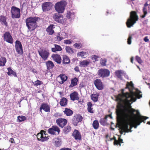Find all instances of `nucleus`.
Wrapping results in <instances>:
<instances>
[{"mask_svg": "<svg viewBox=\"0 0 150 150\" xmlns=\"http://www.w3.org/2000/svg\"><path fill=\"white\" fill-rule=\"evenodd\" d=\"M131 82L128 83L127 88H129L130 93L119 94L116 97L118 102L116 110L117 120L121 124L122 129L125 132H131V91L130 89Z\"/></svg>", "mask_w": 150, "mask_h": 150, "instance_id": "1", "label": "nucleus"}, {"mask_svg": "<svg viewBox=\"0 0 150 150\" xmlns=\"http://www.w3.org/2000/svg\"><path fill=\"white\" fill-rule=\"evenodd\" d=\"M148 117L141 115L138 110L132 108V128H137L142 122L145 123V120Z\"/></svg>", "mask_w": 150, "mask_h": 150, "instance_id": "2", "label": "nucleus"}, {"mask_svg": "<svg viewBox=\"0 0 150 150\" xmlns=\"http://www.w3.org/2000/svg\"><path fill=\"white\" fill-rule=\"evenodd\" d=\"M38 20V18L35 17H30L26 20V25L29 30H33L36 28Z\"/></svg>", "mask_w": 150, "mask_h": 150, "instance_id": "3", "label": "nucleus"}, {"mask_svg": "<svg viewBox=\"0 0 150 150\" xmlns=\"http://www.w3.org/2000/svg\"><path fill=\"white\" fill-rule=\"evenodd\" d=\"M141 91L137 88H135L134 84L132 82V103L135 102L137 99H140L142 97Z\"/></svg>", "mask_w": 150, "mask_h": 150, "instance_id": "4", "label": "nucleus"}, {"mask_svg": "<svg viewBox=\"0 0 150 150\" xmlns=\"http://www.w3.org/2000/svg\"><path fill=\"white\" fill-rule=\"evenodd\" d=\"M67 4V3L65 1L63 0L58 2L54 5L55 9L58 13H63Z\"/></svg>", "mask_w": 150, "mask_h": 150, "instance_id": "5", "label": "nucleus"}, {"mask_svg": "<svg viewBox=\"0 0 150 150\" xmlns=\"http://www.w3.org/2000/svg\"><path fill=\"white\" fill-rule=\"evenodd\" d=\"M11 17L13 18H19L20 17V10L19 8L13 6L11 8Z\"/></svg>", "mask_w": 150, "mask_h": 150, "instance_id": "6", "label": "nucleus"}, {"mask_svg": "<svg viewBox=\"0 0 150 150\" xmlns=\"http://www.w3.org/2000/svg\"><path fill=\"white\" fill-rule=\"evenodd\" d=\"M38 139L41 142H45L47 141L49 139V137L45 134V132L42 130L40 132L37 134Z\"/></svg>", "mask_w": 150, "mask_h": 150, "instance_id": "7", "label": "nucleus"}, {"mask_svg": "<svg viewBox=\"0 0 150 150\" xmlns=\"http://www.w3.org/2000/svg\"><path fill=\"white\" fill-rule=\"evenodd\" d=\"M97 74L99 76L104 78L109 76L110 71L107 69H101L98 70Z\"/></svg>", "mask_w": 150, "mask_h": 150, "instance_id": "8", "label": "nucleus"}, {"mask_svg": "<svg viewBox=\"0 0 150 150\" xmlns=\"http://www.w3.org/2000/svg\"><path fill=\"white\" fill-rule=\"evenodd\" d=\"M53 18L55 21L58 23L64 24H66L67 22V20L64 19L63 16L61 15L58 16L55 14L53 15Z\"/></svg>", "mask_w": 150, "mask_h": 150, "instance_id": "9", "label": "nucleus"}, {"mask_svg": "<svg viewBox=\"0 0 150 150\" xmlns=\"http://www.w3.org/2000/svg\"><path fill=\"white\" fill-rule=\"evenodd\" d=\"M60 130L59 128L57 126H53L48 130V133L52 135H57L59 134Z\"/></svg>", "mask_w": 150, "mask_h": 150, "instance_id": "10", "label": "nucleus"}, {"mask_svg": "<svg viewBox=\"0 0 150 150\" xmlns=\"http://www.w3.org/2000/svg\"><path fill=\"white\" fill-rule=\"evenodd\" d=\"M38 52L40 56L43 60H46L47 59L49 54L48 50L42 49L38 50Z\"/></svg>", "mask_w": 150, "mask_h": 150, "instance_id": "11", "label": "nucleus"}, {"mask_svg": "<svg viewBox=\"0 0 150 150\" xmlns=\"http://www.w3.org/2000/svg\"><path fill=\"white\" fill-rule=\"evenodd\" d=\"M15 47L16 51L18 54L21 55L23 53V47L20 42L18 40L16 41Z\"/></svg>", "mask_w": 150, "mask_h": 150, "instance_id": "12", "label": "nucleus"}, {"mask_svg": "<svg viewBox=\"0 0 150 150\" xmlns=\"http://www.w3.org/2000/svg\"><path fill=\"white\" fill-rule=\"evenodd\" d=\"M4 40L10 44L13 43V39L9 32H6L4 35Z\"/></svg>", "mask_w": 150, "mask_h": 150, "instance_id": "13", "label": "nucleus"}, {"mask_svg": "<svg viewBox=\"0 0 150 150\" xmlns=\"http://www.w3.org/2000/svg\"><path fill=\"white\" fill-rule=\"evenodd\" d=\"M67 122L66 119L61 118L57 119L56 120L57 124L62 128L63 127L67 124Z\"/></svg>", "mask_w": 150, "mask_h": 150, "instance_id": "14", "label": "nucleus"}, {"mask_svg": "<svg viewBox=\"0 0 150 150\" xmlns=\"http://www.w3.org/2000/svg\"><path fill=\"white\" fill-rule=\"evenodd\" d=\"M68 35L65 32H60L58 33L56 37L57 40L59 41H60L63 39L68 38Z\"/></svg>", "mask_w": 150, "mask_h": 150, "instance_id": "15", "label": "nucleus"}, {"mask_svg": "<svg viewBox=\"0 0 150 150\" xmlns=\"http://www.w3.org/2000/svg\"><path fill=\"white\" fill-rule=\"evenodd\" d=\"M139 19L138 16L136 12L135 11H132V27L136 23Z\"/></svg>", "mask_w": 150, "mask_h": 150, "instance_id": "16", "label": "nucleus"}, {"mask_svg": "<svg viewBox=\"0 0 150 150\" xmlns=\"http://www.w3.org/2000/svg\"><path fill=\"white\" fill-rule=\"evenodd\" d=\"M52 4L50 2H47L44 3L42 5V7L43 11H47L50 10L52 6Z\"/></svg>", "mask_w": 150, "mask_h": 150, "instance_id": "17", "label": "nucleus"}, {"mask_svg": "<svg viewBox=\"0 0 150 150\" xmlns=\"http://www.w3.org/2000/svg\"><path fill=\"white\" fill-rule=\"evenodd\" d=\"M67 79V77L65 75L61 74L57 78V80L60 84L63 83Z\"/></svg>", "mask_w": 150, "mask_h": 150, "instance_id": "18", "label": "nucleus"}, {"mask_svg": "<svg viewBox=\"0 0 150 150\" xmlns=\"http://www.w3.org/2000/svg\"><path fill=\"white\" fill-rule=\"evenodd\" d=\"M94 84L96 88L99 90H101L103 88V86L100 79H97L94 82Z\"/></svg>", "mask_w": 150, "mask_h": 150, "instance_id": "19", "label": "nucleus"}, {"mask_svg": "<svg viewBox=\"0 0 150 150\" xmlns=\"http://www.w3.org/2000/svg\"><path fill=\"white\" fill-rule=\"evenodd\" d=\"M51 57L57 63L60 64L62 62V58L59 55L57 54H53Z\"/></svg>", "mask_w": 150, "mask_h": 150, "instance_id": "20", "label": "nucleus"}, {"mask_svg": "<svg viewBox=\"0 0 150 150\" xmlns=\"http://www.w3.org/2000/svg\"><path fill=\"white\" fill-rule=\"evenodd\" d=\"M54 28V25L53 24L50 25L47 28L46 31L49 35H52L54 33L53 29Z\"/></svg>", "mask_w": 150, "mask_h": 150, "instance_id": "21", "label": "nucleus"}, {"mask_svg": "<svg viewBox=\"0 0 150 150\" xmlns=\"http://www.w3.org/2000/svg\"><path fill=\"white\" fill-rule=\"evenodd\" d=\"M148 6L149 4H147V2L144 5V7L143 8V15L141 16V17L142 18H144L147 14V7H148V8H149Z\"/></svg>", "mask_w": 150, "mask_h": 150, "instance_id": "22", "label": "nucleus"}, {"mask_svg": "<svg viewBox=\"0 0 150 150\" xmlns=\"http://www.w3.org/2000/svg\"><path fill=\"white\" fill-rule=\"evenodd\" d=\"M90 62L89 60H83L80 62L79 65L81 67H85L89 65Z\"/></svg>", "mask_w": 150, "mask_h": 150, "instance_id": "23", "label": "nucleus"}, {"mask_svg": "<svg viewBox=\"0 0 150 150\" xmlns=\"http://www.w3.org/2000/svg\"><path fill=\"white\" fill-rule=\"evenodd\" d=\"M82 117L80 115H77L74 117L73 121L75 122L74 125H76L77 123L82 121Z\"/></svg>", "mask_w": 150, "mask_h": 150, "instance_id": "24", "label": "nucleus"}, {"mask_svg": "<svg viewBox=\"0 0 150 150\" xmlns=\"http://www.w3.org/2000/svg\"><path fill=\"white\" fill-rule=\"evenodd\" d=\"M43 110L45 111L46 112H50V107L48 105L44 104H42L40 108V111L41 112V110Z\"/></svg>", "mask_w": 150, "mask_h": 150, "instance_id": "25", "label": "nucleus"}, {"mask_svg": "<svg viewBox=\"0 0 150 150\" xmlns=\"http://www.w3.org/2000/svg\"><path fill=\"white\" fill-rule=\"evenodd\" d=\"M73 135L76 139H81V135L77 130H75L73 133Z\"/></svg>", "mask_w": 150, "mask_h": 150, "instance_id": "26", "label": "nucleus"}, {"mask_svg": "<svg viewBox=\"0 0 150 150\" xmlns=\"http://www.w3.org/2000/svg\"><path fill=\"white\" fill-rule=\"evenodd\" d=\"M62 63L63 64H66L70 63V60L67 55H64L62 57Z\"/></svg>", "mask_w": 150, "mask_h": 150, "instance_id": "27", "label": "nucleus"}, {"mask_svg": "<svg viewBox=\"0 0 150 150\" xmlns=\"http://www.w3.org/2000/svg\"><path fill=\"white\" fill-rule=\"evenodd\" d=\"M71 99L72 100H78L79 99L78 94L76 92H74L70 95Z\"/></svg>", "mask_w": 150, "mask_h": 150, "instance_id": "28", "label": "nucleus"}, {"mask_svg": "<svg viewBox=\"0 0 150 150\" xmlns=\"http://www.w3.org/2000/svg\"><path fill=\"white\" fill-rule=\"evenodd\" d=\"M52 51L53 52L56 51H60L62 50L61 47L59 45H54V47L52 48Z\"/></svg>", "mask_w": 150, "mask_h": 150, "instance_id": "29", "label": "nucleus"}, {"mask_svg": "<svg viewBox=\"0 0 150 150\" xmlns=\"http://www.w3.org/2000/svg\"><path fill=\"white\" fill-rule=\"evenodd\" d=\"M0 22L2 24H4L6 26H7V23L6 21V17L2 16H0Z\"/></svg>", "mask_w": 150, "mask_h": 150, "instance_id": "30", "label": "nucleus"}, {"mask_svg": "<svg viewBox=\"0 0 150 150\" xmlns=\"http://www.w3.org/2000/svg\"><path fill=\"white\" fill-rule=\"evenodd\" d=\"M7 70L8 71L7 72V74L9 76H14L15 77H17V75L16 73L14 72L12 69L10 68H7Z\"/></svg>", "mask_w": 150, "mask_h": 150, "instance_id": "31", "label": "nucleus"}, {"mask_svg": "<svg viewBox=\"0 0 150 150\" xmlns=\"http://www.w3.org/2000/svg\"><path fill=\"white\" fill-rule=\"evenodd\" d=\"M46 65L48 69L52 68L54 66L53 63L51 61H49L46 62Z\"/></svg>", "mask_w": 150, "mask_h": 150, "instance_id": "32", "label": "nucleus"}, {"mask_svg": "<svg viewBox=\"0 0 150 150\" xmlns=\"http://www.w3.org/2000/svg\"><path fill=\"white\" fill-rule=\"evenodd\" d=\"M54 144L57 146H60L62 144V141L59 138H57L54 139Z\"/></svg>", "mask_w": 150, "mask_h": 150, "instance_id": "33", "label": "nucleus"}, {"mask_svg": "<svg viewBox=\"0 0 150 150\" xmlns=\"http://www.w3.org/2000/svg\"><path fill=\"white\" fill-rule=\"evenodd\" d=\"M78 81V79L75 78L71 80V82L69 86L70 87H73L77 84V82Z\"/></svg>", "mask_w": 150, "mask_h": 150, "instance_id": "34", "label": "nucleus"}, {"mask_svg": "<svg viewBox=\"0 0 150 150\" xmlns=\"http://www.w3.org/2000/svg\"><path fill=\"white\" fill-rule=\"evenodd\" d=\"M6 62V59L4 57H1L0 58V66H4Z\"/></svg>", "mask_w": 150, "mask_h": 150, "instance_id": "35", "label": "nucleus"}, {"mask_svg": "<svg viewBox=\"0 0 150 150\" xmlns=\"http://www.w3.org/2000/svg\"><path fill=\"white\" fill-rule=\"evenodd\" d=\"M124 72L122 70L117 71L115 72V75L118 78H120L121 76L124 74Z\"/></svg>", "mask_w": 150, "mask_h": 150, "instance_id": "36", "label": "nucleus"}, {"mask_svg": "<svg viewBox=\"0 0 150 150\" xmlns=\"http://www.w3.org/2000/svg\"><path fill=\"white\" fill-rule=\"evenodd\" d=\"M66 17L69 19L73 18L74 17V13L73 12L68 11L67 13Z\"/></svg>", "mask_w": 150, "mask_h": 150, "instance_id": "37", "label": "nucleus"}, {"mask_svg": "<svg viewBox=\"0 0 150 150\" xmlns=\"http://www.w3.org/2000/svg\"><path fill=\"white\" fill-rule=\"evenodd\" d=\"M64 113L68 116L71 115L73 114L72 111L70 109L67 108H66L64 111Z\"/></svg>", "mask_w": 150, "mask_h": 150, "instance_id": "38", "label": "nucleus"}, {"mask_svg": "<svg viewBox=\"0 0 150 150\" xmlns=\"http://www.w3.org/2000/svg\"><path fill=\"white\" fill-rule=\"evenodd\" d=\"M60 104L62 106H65L67 104V100L64 98H62L60 101Z\"/></svg>", "mask_w": 150, "mask_h": 150, "instance_id": "39", "label": "nucleus"}, {"mask_svg": "<svg viewBox=\"0 0 150 150\" xmlns=\"http://www.w3.org/2000/svg\"><path fill=\"white\" fill-rule=\"evenodd\" d=\"M99 95L98 94H93L91 96L92 100L94 102H96L98 100V97Z\"/></svg>", "mask_w": 150, "mask_h": 150, "instance_id": "40", "label": "nucleus"}, {"mask_svg": "<svg viewBox=\"0 0 150 150\" xmlns=\"http://www.w3.org/2000/svg\"><path fill=\"white\" fill-rule=\"evenodd\" d=\"M26 119V117L24 116H19L17 117V122H19L24 121Z\"/></svg>", "mask_w": 150, "mask_h": 150, "instance_id": "41", "label": "nucleus"}, {"mask_svg": "<svg viewBox=\"0 0 150 150\" xmlns=\"http://www.w3.org/2000/svg\"><path fill=\"white\" fill-rule=\"evenodd\" d=\"M88 111L90 113H93V108H91L92 106V103L90 102H88L87 104Z\"/></svg>", "mask_w": 150, "mask_h": 150, "instance_id": "42", "label": "nucleus"}, {"mask_svg": "<svg viewBox=\"0 0 150 150\" xmlns=\"http://www.w3.org/2000/svg\"><path fill=\"white\" fill-rule=\"evenodd\" d=\"M128 28H130L131 26V12L130 13V17L126 22Z\"/></svg>", "mask_w": 150, "mask_h": 150, "instance_id": "43", "label": "nucleus"}, {"mask_svg": "<svg viewBox=\"0 0 150 150\" xmlns=\"http://www.w3.org/2000/svg\"><path fill=\"white\" fill-rule=\"evenodd\" d=\"M93 126L95 129H97L99 127V123L97 120H94L93 123Z\"/></svg>", "mask_w": 150, "mask_h": 150, "instance_id": "44", "label": "nucleus"}, {"mask_svg": "<svg viewBox=\"0 0 150 150\" xmlns=\"http://www.w3.org/2000/svg\"><path fill=\"white\" fill-rule=\"evenodd\" d=\"M77 55L79 57H81L82 58H84L86 57V53L83 51L79 52Z\"/></svg>", "mask_w": 150, "mask_h": 150, "instance_id": "45", "label": "nucleus"}, {"mask_svg": "<svg viewBox=\"0 0 150 150\" xmlns=\"http://www.w3.org/2000/svg\"><path fill=\"white\" fill-rule=\"evenodd\" d=\"M123 143L122 139L119 137V138L118 141L115 140L114 142V144L120 146V143Z\"/></svg>", "mask_w": 150, "mask_h": 150, "instance_id": "46", "label": "nucleus"}, {"mask_svg": "<svg viewBox=\"0 0 150 150\" xmlns=\"http://www.w3.org/2000/svg\"><path fill=\"white\" fill-rule=\"evenodd\" d=\"M65 49L67 52L68 53L72 54L74 53V51L72 48L69 46L66 47Z\"/></svg>", "mask_w": 150, "mask_h": 150, "instance_id": "47", "label": "nucleus"}, {"mask_svg": "<svg viewBox=\"0 0 150 150\" xmlns=\"http://www.w3.org/2000/svg\"><path fill=\"white\" fill-rule=\"evenodd\" d=\"M32 82L34 84V85L36 86L40 85L43 83L42 81L38 80L34 82L33 81H32Z\"/></svg>", "mask_w": 150, "mask_h": 150, "instance_id": "48", "label": "nucleus"}, {"mask_svg": "<svg viewBox=\"0 0 150 150\" xmlns=\"http://www.w3.org/2000/svg\"><path fill=\"white\" fill-rule=\"evenodd\" d=\"M71 129V127L70 126H67V127H65L64 129V132L67 133L70 132Z\"/></svg>", "mask_w": 150, "mask_h": 150, "instance_id": "49", "label": "nucleus"}, {"mask_svg": "<svg viewBox=\"0 0 150 150\" xmlns=\"http://www.w3.org/2000/svg\"><path fill=\"white\" fill-rule=\"evenodd\" d=\"M135 59L137 61L139 64H141L143 62V61L141 57L138 56H136L135 57Z\"/></svg>", "mask_w": 150, "mask_h": 150, "instance_id": "50", "label": "nucleus"}, {"mask_svg": "<svg viewBox=\"0 0 150 150\" xmlns=\"http://www.w3.org/2000/svg\"><path fill=\"white\" fill-rule=\"evenodd\" d=\"M74 46L77 49H80L82 47L81 44V43H76L74 44Z\"/></svg>", "mask_w": 150, "mask_h": 150, "instance_id": "51", "label": "nucleus"}, {"mask_svg": "<svg viewBox=\"0 0 150 150\" xmlns=\"http://www.w3.org/2000/svg\"><path fill=\"white\" fill-rule=\"evenodd\" d=\"M106 59H102L100 60V64L102 66H105L106 65Z\"/></svg>", "mask_w": 150, "mask_h": 150, "instance_id": "52", "label": "nucleus"}, {"mask_svg": "<svg viewBox=\"0 0 150 150\" xmlns=\"http://www.w3.org/2000/svg\"><path fill=\"white\" fill-rule=\"evenodd\" d=\"M98 57L96 55L93 56L91 58L93 62L96 61L98 60Z\"/></svg>", "mask_w": 150, "mask_h": 150, "instance_id": "53", "label": "nucleus"}, {"mask_svg": "<svg viewBox=\"0 0 150 150\" xmlns=\"http://www.w3.org/2000/svg\"><path fill=\"white\" fill-rule=\"evenodd\" d=\"M64 43L66 44H69L71 43V41L70 40H65L64 41Z\"/></svg>", "mask_w": 150, "mask_h": 150, "instance_id": "54", "label": "nucleus"}, {"mask_svg": "<svg viewBox=\"0 0 150 150\" xmlns=\"http://www.w3.org/2000/svg\"><path fill=\"white\" fill-rule=\"evenodd\" d=\"M144 40L146 42H148L149 41V39H148V37L146 36L145 37L144 39Z\"/></svg>", "mask_w": 150, "mask_h": 150, "instance_id": "55", "label": "nucleus"}, {"mask_svg": "<svg viewBox=\"0 0 150 150\" xmlns=\"http://www.w3.org/2000/svg\"><path fill=\"white\" fill-rule=\"evenodd\" d=\"M127 43L129 44H131V37L130 36H129L128 39Z\"/></svg>", "mask_w": 150, "mask_h": 150, "instance_id": "56", "label": "nucleus"}, {"mask_svg": "<svg viewBox=\"0 0 150 150\" xmlns=\"http://www.w3.org/2000/svg\"><path fill=\"white\" fill-rule=\"evenodd\" d=\"M74 70L77 72H78L79 71V67H76L75 68Z\"/></svg>", "mask_w": 150, "mask_h": 150, "instance_id": "57", "label": "nucleus"}, {"mask_svg": "<svg viewBox=\"0 0 150 150\" xmlns=\"http://www.w3.org/2000/svg\"><path fill=\"white\" fill-rule=\"evenodd\" d=\"M9 141L11 143H13L14 142V139L13 138H10Z\"/></svg>", "mask_w": 150, "mask_h": 150, "instance_id": "58", "label": "nucleus"}, {"mask_svg": "<svg viewBox=\"0 0 150 150\" xmlns=\"http://www.w3.org/2000/svg\"><path fill=\"white\" fill-rule=\"evenodd\" d=\"M108 117H110V118H112V117L110 115H109L106 116H105V119H107V118Z\"/></svg>", "mask_w": 150, "mask_h": 150, "instance_id": "59", "label": "nucleus"}, {"mask_svg": "<svg viewBox=\"0 0 150 150\" xmlns=\"http://www.w3.org/2000/svg\"><path fill=\"white\" fill-rule=\"evenodd\" d=\"M64 150H72L71 149L69 148H64Z\"/></svg>", "mask_w": 150, "mask_h": 150, "instance_id": "60", "label": "nucleus"}, {"mask_svg": "<svg viewBox=\"0 0 150 150\" xmlns=\"http://www.w3.org/2000/svg\"><path fill=\"white\" fill-rule=\"evenodd\" d=\"M147 124L150 125V121H148L147 122Z\"/></svg>", "mask_w": 150, "mask_h": 150, "instance_id": "61", "label": "nucleus"}, {"mask_svg": "<svg viewBox=\"0 0 150 150\" xmlns=\"http://www.w3.org/2000/svg\"><path fill=\"white\" fill-rule=\"evenodd\" d=\"M137 68L139 69V70H140V69L139 68V66H137Z\"/></svg>", "mask_w": 150, "mask_h": 150, "instance_id": "62", "label": "nucleus"}, {"mask_svg": "<svg viewBox=\"0 0 150 150\" xmlns=\"http://www.w3.org/2000/svg\"><path fill=\"white\" fill-rule=\"evenodd\" d=\"M60 150H65L64 148H63L60 149Z\"/></svg>", "mask_w": 150, "mask_h": 150, "instance_id": "63", "label": "nucleus"}, {"mask_svg": "<svg viewBox=\"0 0 150 150\" xmlns=\"http://www.w3.org/2000/svg\"><path fill=\"white\" fill-rule=\"evenodd\" d=\"M132 63L133 62V58L132 57Z\"/></svg>", "mask_w": 150, "mask_h": 150, "instance_id": "64", "label": "nucleus"}]
</instances>
